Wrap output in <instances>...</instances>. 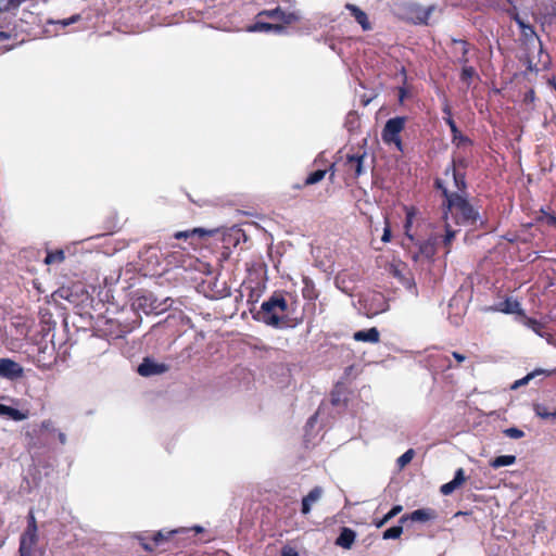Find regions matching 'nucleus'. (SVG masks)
Masks as SVG:
<instances>
[{
    "label": "nucleus",
    "mask_w": 556,
    "mask_h": 556,
    "mask_svg": "<svg viewBox=\"0 0 556 556\" xmlns=\"http://www.w3.org/2000/svg\"><path fill=\"white\" fill-rule=\"evenodd\" d=\"M407 97V90L405 89V87H401L399 88V100L401 103L404 102V99Z\"/></svg>",
    "instance_id": "8fccbe9b"
},
{
    "label": "nucleus",
    "mask_w": 556,
    "mask_h": 556,
    "mask_svg": "<svg viewBox=\"0 0 556 556\" xmlns=\"http://www.w3.org/2000/svg\"><path fill=\"white\" fill-rule=\"evenodd\" d=\"M458 164L465 167V161L460 160L458 161ZM457 162L453 160L452 164L447 166L444 170V175L446 177H452L455 191L463 195H467V182H466V175L465 173H460L456 169Z\"/></svg>",
    "instance_id": "1a4fd4ad"
},
{
    "label": "nucleus",
    "mask_w": 556,
    "mask_h": 556,
    "mask_svg": "<svg viewBox=\"0 0 556 556\" xmlns=\"http://www.w3.org/2000/svg\"><path fill=\"white\" fill-rule=\"evenodd\" d=\"M541 374H545L544 370L542 369H536L530 374H528L527 376H525L523 378L517 380L514 384V388H517L519 386H523V384H527L531 379H533L536 375H541Z\"/></svg>",
    "instance_id": "c9c22d12"
},
{
    "label": "nucleus",
    "mask_w": 556,
    "mask_h": 556,
    "mask_svg": "<svg viewBox=\"0 0 556 556\" xmlns=\"http://www.w3.org/2000/svg\"><path fill=\"white\" fill-rule=\"evenodd\" d=\"M403 533L402 523L399 526L391 527L382 533L383 540L399 539Z\"/></svg>",
    "instance_id": "473e14b6"
},
{
    "label": "nucleus",
    "mask_w": 556,
    "mask_h": 556,
    "mask_svg": "<svg viewBox=\"0 0 556 556\" xmlns=\"http://www.w3.org/2000/svg\"><path fill=\"white\" fill-rule=\"evenodd\" d=\"M438 517V514L432 508H420L412 511L410 514L403 515L400 518V523H405L407 520L417 521V522H427L430 520H434Z\"/></svg>",
    "instance_id": "ddd939ff"
},
{
    "label": "nucleus",
    "mask_w": 556,
    "mask_h": 556,
    "mask_svg": "<svg viewBox=\"0 0 556 556\" xmlns=\"http://www.w3.org/2000/svg\"><path fill=\"white\" fill-rule=\"evenodd\" d=\"M323 492L320 486H315L302 498L301 513L303 515L311 513L312 506L321 498Z\"/></svg>",
    "instance_id": "dca6fc26"
},
{
    "label": "nucleus",
    "mask_w": 556,
    "mask_h": 556,
    "mask_svg": "<svg viewBox=\"0 0 556 556\" xmlns=\"http://www.w3.org/2000/svg\"><path fill=\"white\" fill-rule=\"evenodd\" d=\"M59 440L62 444H64L66 442V435L63 432H60Z\"/></svg>",
    "instance_id": "5fc2aeb1"
},
{
    "label": "nucleus",
    "mask_w": 556,
    "mask_h": 556,
    "mask_svg": "<svg viewBox=\"0 0 556 556\" xmlns=\"http://www.w3.org/2000/svg\"><path fill=\"white\" fill-rule=\"evenodd\" d=\"M187 529L178 528L173 530L162 529L159 531H140L132 534L141 548L149 555L169 551L178 547V535Z\"/></svg>",
    "instance_id": "f03ea898"
},
{
    "label": "nucleus",
    "mask_w": 556,
    "mask_h": 556,
    "mask_svg": "<svg viewBox=\"0 0 556 556\" xmlns=\"http://www.w3.org/2000/svg\"><path fill=\"white\" fill-rule=\"evenodd\" d=\"M415 456V451L413 448H408L404 454H402L396 463H397V466L399 468H404L405 466H407L412 459L414 458Z\"/></svg>",
    "instance_id": "72a5a7b5"
},
{
    "label": "nucleus",
    "mask_w": 556,
    "mask_h": 556,
    "mask_svg": "<svg viewBox=\"0 0 556 556\" xmlns=\"http://www.w3.org/2000/svg\"><path fill=\"white\" fill-rule=\"evenodd\" d=\"M10 38V35L5 31H0V42L8 40Z\"/></svg>",
    "instance_id": "864d4df0"
},
{
    "label": "nucleus",
    "mask_w": 556,
    "mask_h": 556,
    "mask_svg": "<svg viewBox=\"0 0 556 556\" xmlns=\"http://www.w3.org/2000/svg\"><path fill=\"white\" fill-rule=\"evenodd\" d=\"M169 366L164 363H157L151 357H144L138 366L137 372L142 377H152L165 374Z\"/></svg>",
    "instance_id": "9d476101"
},
{
    "label": "nucleus",
    "mask_w": 556,
    "mask_h": 556,
    "mask_svg": "<svg viewBox=\"0 0 556 556\" xmlns=\"http://www.w3.org/2000/svg\"><path fill=\"white\" fill-rule=\"evenodd\" d=\"M434 11V5L424 8L421 5H414L409 9L412 20L415 24L428 25V21Z\"/></svg>",
    "instance_id": "2eb2a0df"
},
{
    "label": "nucleus",
    "mask_w": 556,
    "mask_h": 556,
    "mask_svg": "<svg viewBox=\"0 0 556 556\" xmlns=\"http://www.w3.org/2000/svg\"><path fill=\"white\" fill-rule=\"evenodd\" d=\"M281 556H299V553L291 546H283L281 549Z\"/></svg>",
    "instance_id": "c03bdc74"
},
{
    "label": "nucleus",
    "mask_w": 556,
    "mask_h": 556,
    "mask_svg": "<svg viewBox=\"0 0 556 556\" xmlns=\"http://www.w3.org/2000/svg\"><path fill=\"white\" fill-rule=\"evenodd\" d=\"M340 401H341V399H340L339 391H337V390L332 391V393H331V403L333 405H339Z\"/></svg>",
    "instance_id": "de8ad7c7"
},
{
    "label": "nucleus",
    "mask_w": 556,
    "mask_h": 556,
    "mask_svg": "<svg viewBox=\"0 0 556 556\" xmlns=\"http://www.w3.org/2000/svg\"><path fill=\"white\" fill-rule=\"evenodd\" d=\"M367 159L366 151H358L353 154H346L343 167L346 174L353 179H357L361 175L365 174L364 162Z\"/></svg>",
    "instance_id": "6e6552de"
},
{
    "label": "nucleus",
    "mask_w": 556,
    "mask_h": 556,
    "mask_svg": "<svg viewBox=\"0 0 556 556\" xmlns=\"http://www.w3.org/2000/svg\"><path fill=\"white\" fill-rule=\"evenodd\" d=\"M22 3V0H4L0 5L1 11H11L17 9Z\"/></svg>",
    "instance_id": "4c0bfd02"
},
{
    "label": "nucleus",
    "mask_w": 556,
    "mask_h": 556,
    "mask_svg": "<svg viewBox=\"0 0 556 556\" xmlns=\"http://www.w3.org/2000/svg\"><path fill=\"white\" fill-rule=\"evenodd\" d=\"M450 47L454 65L464 66L470 64L473 46L468 40L451 38Z\"/></svg>",
    "instance_id": "0eeeda50"
},
{
    "label": "nucleus",
    "mask_w": 556,
    "mask_h": 556,
    "mask_svg": "<svg viewBox=\"0 0 556 556\" xmlns=\"http://www.w3.org/2000/svg\"><path fill=\"white\" fill-rule=\"evenodd\" d=\"M79 20H80V15L79 14H75V15L71 16L70 18H67V20H63L61 23H62L63 26H68L71 24H73V23L78 22Z\"/></svg>",
    "instance_id": "a18cd8bd"
},
{
    "label": "nucleus",
    "mask_w": 556,
    "mask_h": 556,
    "mask_svg": "<svg viewBox=\"0 0 556 556\" xmlns=\"http://www.w3.org/2000/svg\"><path fill=\"white\" fill-rule=\"evenodd\" d=\"M39 367H40V368H43V369H49V368H50V366H46V365H43V366H39Z\"/></svg>",
    "instance_id": "13d9d810"
},
{
    "label": "nucleus",
    "mask_w": 556,
    "mask_h": 556,
    "mask_svg": "<svg viewBox=\"0 0 556 556\" xmlns=\"http://www.w3.org/2000/svg\"><path fill=\"white\" fill-rule=\"evenodd\" d=\"M443 113L445 114L444 117H452V109L448 102L445 100V103L442 108Z\"/></svg>",
    "instance_id": "09e8293b"
},
{
    "label": "nucleus",
    "mask_w": 556,
    "mask_h": 556,
    "mask_svg": "<svg viewBox=\"0 0 556 556\" xmlns=\"http://www.w3.org/2000/svg\"><path fill=\"white\" fill-rule=\"evenodd\" d=\"M404 211H405V223H404L405 236L410 242H415L416 236L412 232V228H413L414 219H415L418 211L415 206H404Z\"/></svg>",
    "instance_id": "4be33fe9"
},
{
    "label": "nucleus",
    "mask_w": 556,
    "mask_h": 556,
    "mask_svg": "<svg viewBox=\"0 0 556 556\" xmlns=\"http://www.w3.org/2000/svg\"><path fill=\"white\" fill-rule=\"evenodd\" d=\"M434 187L444 198L442 202L444 220L453 222L458 226H476L478 222L482 224L478 208L470 203L467 195L452 192L439 178L434 180Z\"/></svg>",
    "instance_id": "f257e3e1"
},
{
    "label": "nucleus",
    "mask_w": 556,
    "mask_h": 556,
    "mask_svg": "<svg viewBox=\"0 0 556 556\" xmlns=\"http://www.w3.org/2000/svg\"><path fill=\"white\" fill-rule=\"evenodd\" d=\"M38 543V532L24 531L20 538V556H33Z\"/></svg>",
    "instance_id": "f8f14e48"
},
{
    "label": "nucleus",
    "mask_w": 556,
    "mask_h": 556,
    "mask_svg": "<svg viewBox=\"0 0 556 556\" xmlns=\"http://www.w3.org/2000/svg\"><path fill=\"white\" fill-rule=\"evenodd\" d=\"M59 292H60L61 298H66V295L63 294L64 292H66V290L61 289Z\"/></svg>",
    "instance_id": "6e6d98bb"
},
{
    "label": "nucleus",
    "mask_w": 556,
    "mask_h": 556,
    "mask_svg": "<svg viewBox=\"0 0 556 556\" xmlns=\"http://www.w3.org/2000/svg\"><path fill=\"white\" fill-rule=\"evenodd\" d=\"M485 312H501L504 314H521L520 303L513 299L506 298L504 301L496 303L493 306L486 307Z\"/></svg>",
    "instance_id": "4468645a"
},
{
    "label": "nucleus",
    "mask_w": 556,
    "mask_h": 556,
    "mask_svg": "<svg viewBox=\"0 0 556 556\" xmlns=\"http://www.w3.org/2000/svg\"><path fill=\"white\" fill-rule=\"evenodd\" d=\"M214 232H215V230H207L205 228L197 227V228H192V229H189V230L177 231V232L174 233V238L177 239V240L193 239L195 237L199 238V239H202V238H205V237L213 236Z\"/></svg>",
    "instance_id": "aec40b11"
},
{
    "label": "nucleus",
    "mask_w": 556,
    "mask_h": 556,
    "mask_svg": "<svg viewBox=\"0 0 556 556\" xmlns=\"http://www.w3.org/2000/svg\"><path fill=\"white\" fill-rule=\"evenodd\" d=\"M24 531L38 532L37 520L33 509L27 515V527Z\"/></svg>",
    "instance_id": "f704fd0d"
},
{
    "label": "nucleus",
    "mask_w": 556,
    "mask_h": 556,
    "mask_svg": "<svg viewBox=\"0 0 556 556\" xmlns=\"http://www.w3.org/2000/svg\"><path fill=\"white\" fill-rule=\"evenodd\" d=\"M353 339L358 342L378 343L380 341V332L376 327L358 330L354 332Z\"/></svg>",
    "instance_id": "5701e85b"
},
{
    "label": "nucleus",
    "mask_w": 556,
    "mask_h": 556,
    "mask_svg": "<svg viewBox=\"0 0 556 556\" xmlns=\"http://www.w3.org/2000/svg\"><path fill=\"white\" fill-rule=\"evenodd\" d=\"M445 235L443 236L442 242L446 248V253L450 252L451 244L457 233V230L452 229V225L448 220H444Z\"/></svg>",
    "instance_id": "c85d7f7f"
},
{
    "label": "nucleus",
    "mask_w": 556,
    "mask_h": 556,
    "mask_svg": "<svg viewBox=\"0 0 556 556\" xmlns=\"http://www.w3.org/2000/svg\"><path fill=\"white\" fill-rule=\"evenodd\" d=\"M65 260V253L63 250L48 251L45 257V264H61Z\"/></svg>",
    "instance_id": "c756f323"
},
{
    "label": "nucleus",
    "mask_w": 556,
    "mask_h": 556,
    "mask_svg": "<svg viewBox=\"0 0 556 556\" xmlns=\"http://www.w3.org/2000/svg\"><path fill=\"white\" fill-rule=\"evenodd\" d=\"M255 18V23L248 27L249 31L280 33L286 25H290L298 20L294 13L285 12L280 7L263 10L257 13Z\"/></svg>",
    "instance_id": "7ed1b4c3"
},
{
    "label": "nucleus",
    "mask_w": 556,
    "mask_h": 556,
    "mask_svg": "<svg viewBox=\"0 0 556 556\" xmlns=\"http://www.w3.org/2000/svg\"><path fill=\"white\" fill-rule=\"evenodd\" d=\"M391 237H392L391 227L389 225L388 218H386V227L383 229L381 240H382V242L387 243V242H390Z\"/></svg>",
    "instance_id": "37998d69"
},
{
    "label": "nucleus",
    "mask_w": 556,
    "mask_h": 556,
    "mask_svg": "<svg viewBox=\"0 0 556 556\" xmlns=\"http://www.w3.org/2000/svg\"><path fill=\"white\" fill-rule=\"evenodd\" d=\"M307 281H308V279H304V282L306 283V287L302 291L303 296H304V299H307V300H314V299L317 298V294H316V292H315L313 287H308L307 286Z\"/></svg>",
    "instance_id": "79ce46f5"
},
{
    "label": "nucleus",
    "mask_w": 556,
    "mask_h": 556,
    "mask_svg": "<svg viewBox=\"0 0 556 556\" xmlns=\"http://www.w3.org/2000/svg\"><path fill=\"white\" fill-rule=\"evenodd\" d=\"M515 455H501L491 460L490 466L494 469L515 464Z\"/></svg>",
    "instance_id": "cd10ccee"
},
{
    "label": "nucleus",
    "mask_w": 556,
    "mask_h": 556,
    "mask_svg": "<svg viewBox=\"0 0 556 556\" xmlns=\"http://www.w3.org/2000/svg\"><path fill=\"white\" fill-rule=\"evenodd\" d=\"M535 413L539 417L543 418V419H548V418H556V410L553 412V413H549L547 410V408L545 406H542V405H536L535 406Z\"/></svg>",
    "instance_id": "e433bc0d"
},
{
    "label": "nucleus",
    "mask_w": 556,
    "mask_h": 556,
    "mask_svg": "<svg viewBox=\"0 0 556 556\" xmlns=\"http://www.w3.org/2000/svg\"><path fill=\"white\" fill-rule=\"evenodd\" d=\"M535 220L548 227H556V215L545 211L544 208L539 211Z\"/></svg>",
    "instance_id": "bb28decb"
},
{
    "label": "nucleus",
    "mask_w": 556,
    "mask_h": 556,
    "mask_svg": "<svg viewBox=\"0 0 556 556\" xmlns=\"http://www.w3.org/2000/svg\"><path fill=\"white\" fill-rule=\"evenodd\" d=\"M0 377L17 380L24 377V368L11 358H0Z\"/></svg>",
    "instance_id": "9b49d317"
},
{
    "label": "nucleus",
    "mask_w": 556,
    "mask_h": 556,
    "mask_svg": "<svg viewBox=\"0 0 556 556\" xmlns=\"http://www.w3.org/2000/svg\"><path fill=\"white\" fill-rule=\"evenodd\" d=\"M0 415H7L15 421H21L28 417V412H21L14 407L0 404Z\"/></svg>",
    "instance_id": "a878e982"
},
{
    "label": "nucleus",
    "mask_w": 556,
    "mask_h": 556,
    "mask_svg": "<svg viewBox=\"0 0 556 556\" xmlns=\"http://www.w3.org/2000/svg\"><path fill=\"white\" fill-rule=\"evenodd\" d=\"M527 325L538 334H541V331L543 329V324L534 318H528Z\"/></svg>",
    "instance_id": "58836bf2"
},
{
    "label": "nucleus",
    "mask_w": 556,
    "mask_h": 556,
    "mask_svg": "<svg viewBox=\"0 0 556 556\" xmlns=\"http://www.w3.org/2000/svg\"><path fill=\"white\" fill-rule=\"evenodd\" d=\"M433 359H438V361H441V365L440 367L443 369V370H446V369H451L452 368V363H451V359L448 356L446 355H435V356H432Z\"/></svg>",
    "instance_id": "ea45409f"
},
{
    "label": "nucleus",
    "mask_w": 556,
    "mask_h": 556,
    "mask_svg": "<svg viewBox=\"0 0 556 556\" xmlns=\"http://www.w3.org/2000/svg\"><path fill=\"white\" fill-rule=\"evenodd\" d=\"M393 274H394V276L400 277V273L397 269H394Z\"/></svg>",
    "instance_id": "4d7b16f0"
},
{
    "label": "nucleus",
    "mask_w": 556,
    "mask_h": 556,
    "mask_svg": "<svg viewBox=\"0 0 556 556\" xmlns=\"http://www.w3.org/2000/svg\"><path fill=\"white\" fill-rule=\"evenodd\" d=\"M504 433L511 439H520L525 435L522 430L515 427L506 429Z\"/></svg>",
    "instance_id": "a19ab883"
},
{
    "label": "nucleus",
    "mask_w": 556,
    "mask_h": 556,
    "mask_svg": "<svg viewBox=\"0 0 556 556\" xmlns=\"http://www.w3.org/2000/svg\"><path fill=\"white\" fill-rule=\"evenodd\" d=\"M443 118H444V122L447 124V126L451 129L453 143H455L457 147H462L465 144H472V141L467 136H465L460 132V130L458 129L453 117H443Z\"/></svg>",
    "instance_id": "a211bd4d"
},
{
    "label": "nucleus",
    "mask_w": 556,
    "mask_h": 556,
    "mask_svg": "<svg viewBox=\"0 0 556 556\" xmlns=\"http://www.w3.org/2000/svg\"><path fill=\"white\" fill-rule=\"evenodd\" d=\"M406 124L405 116H396L387 121L381 137L386 144H394L400 152H403V142L401 132L404 130Z\"/></svg>",
    "instance_id": "423d86ee"
},
{
    "label": "nucleus",
    "mask_w": 556,
    "mask_h": 556,
    "mask_svg": "<svg viewBox=\"0 0 556 556\" xmlns=\"http://www.w3.org/2000/svg\"><path fill=\"white\" fill-rule=\"evenodd\" d=\"M355 538H356L355 531L350 528L344 527V528H342L339 536L337 538L336 544L338 546L349 549L352 547V545L355 541Z\"/></svg>",
    "instance_id": "b1692460"
},
{
    "label": "nucleus",
    "mask_w": 556,
    "mask_h": 556,
    "mask_svg": "<svg viewBox=\"0 0 556 556\" xmlns=\"http://www.w3.org/2000/svg\"><path fill=\"white\" fill-rule=\"evenodd\" d=\"M52 426H53V422L52 420L48 419V420H43L41 422V429L43 430H51L52 429Z\"/></svg>",
    "instance_id": "3c124183"
},
{
    "label": "nucleus",
    "mask_w": 556,
    "mask_h": 556,
    "mask_svg": "<svg viewBox=\"0 0 556 556\" xmlns=\"http://www.w3.org/2000/svg\"><path fill=\"white\" fill-rule=\"evenodd\" d=\"M345 9L351 13L355 21L362 26L363 30H370L371 24L368 20L367 14L357 5L346 3Z\"/></svg>",
    "instance_id": "412c9836"
},
{
    "label": "nucleus",
    "mask_w": 556,
    "mask_h": 556,
    "mask_svg": "<svg viewBox=\"0 0 556 556\" xmlns=\"http://www.w3.org/2000/svg\"><path fill=\"white\" fill-rule=\"evenodd\" d=\"M466 481L465 471L463 468H458L455 471V476L453 480L447 483H444L440 488V492L443 495L452 494L457 488H459Z\"/></svg>",
    "instance_id": "6ab92c4d"
},
{
    "label": "nucleus",
    "mask_w": 556,
    "mask_h": 556,
    "mask_svg": "<svg viewBox=\"0 0 556 556\" xmlns=\"http://www.w3.org/2000/svg\"><path fill=\"white\" fill-rule=\"evenodd\" d=\"M287 311V300L281 294L274 293L262 303L260 311L253 315V318L278 329L287 326V317L285 316Z\"/></svg>",
    "instance_id": "20e7f679"
},
{
    "label": "nucleus",
    "mask_w": 556,
    "mask_h": 556,
    "mask_svg": "<svg viewBox=\"0 0 556 556\" xmlns=\"http://www.w3.org/2000/svg\"><path fill=\"white\" fill-rule=\"evenodd\" d=\"M326 173H327L326 169H317V170L311 173L306 177L304 185L311 186V185H315V184L319 182L320 180H323L325 178Z\"/></svg>",
    "instance_id": "2f4dec72"
},
{
    "label": "nucleus",
    "mask_w": 556,
    "mask_h": 556,
    "mask_svg": "<svg viewBox=\"0 0 556 556\" xmlns=\"http://www.w3.org/2000/svg\"><path fill=\"white\" fill-rule=\"evenodd\" d=\"M403 510L402 505H395L389 510L381 519L376 520L374 523L377 528H382L392 518L397 516Z\"/></svg>",
    "instance_id": "7c9ffc66"
},
{
    "label": "nucleus",
    "mask_w": 556,
    "mask_h": 556,
    "mask_svg": "<svg viewBox=\"0 0 556 556\" xmlns=\"http://www.w3.org/2000/svg\"><path fill=\"white\" fill-rule=\"evenodd\" d=\"M452 356L457 361V363H463L466 359V356L458 352H453Z\"/></svg>",
    "instance_id": "603ef678"
},
{
    "label": "nucleus",
    "mask_w": 556,
    "mask_h": 556,
    "mask_svg": "<svg viewBox=\"0 0 556 556\" xmlns=\"http://www.w3.org/2000/svg\"><path fill=\"white\" fill-rule=\"evenodd\" d=\"M535 100V92L533 89H530L528 92L525 93L523 101L526 103L533 102Z\"/></svg>",
    "instance_id": "49530a36"
},
{
    "label": "nucleus",
    "mask_w": 556,
    "mask_h": 556,
    "mask_svg": "<svg viewBox=\"0 0 556 556\" xmlns=\"http://www.w3.org/2000/svg\"><path fill=\"white\" fill-rule=\"evenodd\" d=\"M459 80L465 84L467 87H470L473 80L479 79V74L477 70L471 65L467 64L464 66H459Z\"/></svg>",
    "instance_id": "393cba45"
},
{
    "label": "nucleus",
    "mask_w": 556,
    "mask_h": 556,
    "mask_svg": "<svg viewBox=\"0 0 556 556\" xmlns=\"http://www.w3.org/2000/svg\"><path fill=\"white\" fill-rule=\"evenodd\" d=\"M514 21L518 24L522 36L526 38L527 41H533L536 40L539 43V61L536 63H533V61L529 58L528 60V70L539 72L542 70H547L548 65L551 63L549 55L544 52L542 41L540 40L539 36L536 35L534 27L526 24L525 21L519 16L518 13H515L513 15Z\"/></svg>",
    "instance_id": "39448f33"
},
{
    "label": "nucleus",
    "mask_w": 556,
    "mask_h": 556,
    "mask_svg": "<svg viewBox=\"0 0 556 556\" xmlns=\"http://www.w3.org/2000/svg\"><path fill=\"white\" fill-rule=\"evenodd\" d=\"M437 242H438V237L431 236L430 238H428L427 240H424V241H420L416 238V241L413 243L418 247L419 253L422 256H425L427 258H431L437 253V248H435Z\"/></svg>",
    "instance_id": "f3484780"
}]
</instances>
